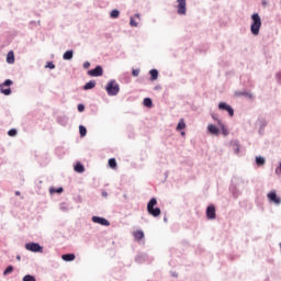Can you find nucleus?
<instances>
[{
	"label": "nucleus",
	"mask_w": 281,
	"mask_h": 281,
	"mask_svg": "<svg viewBox=\"0 0 281 281\" xmlns=\"http://www.w3.org/2000/svg\"><path fill=\"white\" fill-rule=\"evenodd\" d=\"M250 33L252 36H258L260 34V27H262V18H260V13H252L250 15Z\"/></svg>",
	"instance_id": "f257e3e1"
},
{
	"label": "nucleus",
	"mask_w": 281,
	"mask_h": 281,
	"mask_svg": "<svg viewBox=\"0 0 281 281\" xmlns=\"http://www.w3.org/2000/svg\"><path fill=\"white\" fill-rule=\"evenodd\" d=\"M147 214L154 218H159V216H161V209L157 206V198L153 196L147 202Z\"/></svg>",
	"instance_id": "f03ea898"
},
{
	"label": "nucleus",
	"mask_w": 281,
	"mask_h": 281,
	"mask_svg": "<svg viewBox=\"0 0 281 281\" xmlns=\"http://www.w3.org/2000/svg\"><path fill=\"white\" fill-rule=\"evenodd\" d=\"M104 89H105L108 95L113 98V97L117 95V93H120V83H117V81L115 79H111L108 81Z\"/></svg>",
	"instance_id": "7ed1b4c3"
},
{
	"label": "nucleus",
	"mask_w": 281,
	"mask_h": 281,
	"mask_svg": "<svg viewBox=\"0 0 281 281\" xmlns=\"http://www.w3.org/2000/svg\"><path fill=\"white\" fill-rule=\"evenodd\" d=\"M12 85H14L12 79H5L2 83H0V93H2V95H12Z\"/></svg>",
	"instance_id": "20e7f679"
},
{
	"label": "nucleus",
	"mask_w": 281,
	"mask_h": 281,
	"mask_svg": "<svg viewBox=\"0 0 281 281\" xmlns=\"http://www.w3.org/2000/svg\"><path fill=\"white\" fill-rule=\"evenodd\" d=\"M26 251H32V254H43V246L36 241H29L24 245Z\"/></svg>",
	"instance_id": "39448f33"
},
{
	"label": "nucleus",
	"mask_w": 281,
	"mask_h": 281,
	"mask_svg": "<svg viewBox=\"0 0 281 281\" xmlns=\"http://www.w3.org/2000/svg\"><path fill=\"white\" fill-rule=\"evenodd\" d=\"M267 199L271 205H281V196L278 195V191L271 190L270 192L267 193Z\"/></svg>",
	"instance_id": "423d86ee"
},
{
	"label": "nucleus",
	"mask_w": 281,
	"mask_h": 281,
	"mask_svg": "<svg viewBox=\"0 0 281 281\" xmlns=\"http://www.w3.org/2000/svg\"><path fill=\"white\" fill-rule=\"evenodd\" d=\"M228 190H229L233 199H238V196H240V194H243L240 189H238V179H232Z\"/></svg>",
	"instance_id": "0eeeda50"
},
{
	"label": "nucleus",
	"mask_w": 281,
	"mask_h": 281,
	"mask_svg": "<svg viewBox=\"0 0 281 281\" xmlns=\"http://www.w3.org/2000/svg\"><path fill=\"white\" fill-rule=\"evenodd\" d=\"M87 75L90 76V78H100L104 76V68L102 65H97L94 68L89 69Z\"/></svg>",
	"instance_id": "6e6552de"
},
{
	"label": "nucleus",
	"mask_w": 281,
	"mask_h": 281,
	"mask_svg": "<svg viewBox=\"0 0 281 281\" xmlns=\"http://www.w3.org/2000/svg\"><path fill=\"white\" fill-rule=\"evenodd\" d=\"M211 117L212 120H214V122L217 123V126H220L222 135H224V137H227V135H229V130H227V126H225V124H223V121L218 119V114L212 113Z\"/></svg>",
	"instance_id": "1a4fd4ad"
},
{
	"label": "nucleus",
	"mask_w": 281,
	"mask_h": 281,
	"mask_svg": "<svg viewBox=\"0 0 281 281\" xmlns=\"http://www.w3.org/2000/svg\"><path fill=\"white\" fill-rule=\"evenodd\" d=\"M206 221H216V205L209 204L205 210Z\"/></svg>",
	"instance_id": "9d476101"
},
{
	"label": "nucleus",
	"mask_w": 281,
	"mask_h": 281,
	"mask_svg": "<svg viewBox=\"0 0 281 281\" xmlns=\"http://www.w3.org/2000/svg\"><path fill=\"white\" fill-rule=\"evenodd\" d=\"M177 14L186 16L188 14V3L186 0H177Z\"/></svg>",
	"instance_id": "9b49d317"
},
{
	"label": "nucleus",
	"mask_w": 281,
	"mask_h": 281,
	"mask_svg": "<svg viewBox=\"0 0 281 281\" xmlns=\"http://www.w3.org/2000/svg\"><path fill=\"white\" fill-rule=\"evenodd\" d=\"M217 109L218 111H225L226 113H228L229 117H234V108L229 103L221 101L217 105Z\"/></svg>",
	"instance_id": "f8f14e48"
},
{
	"label": "nucleus",
	"mask_w": 281,
	"mask_h": 281,
	"mask_svg": "<svg viewBox=\"0 0 281 281\" xmlns=\"http://www.w3.org/2000/svg\"><path fill=\"white\" fill-rule=\"evenodd\" d=\"M92 223H95L97 225H102L103 227H109L111 225V222L106 220V217L93 215L91 217Z\"/></svg>",
	"instance_id": "ddd939ff"
},
{
	"label": "nucleus",
	"mask_w": 281,
	"mask_h": 281,
	"mask_svg": "<svg viewBox=\"0 0 281 281\" xmlns=\"http://www.w3.org/2000/svg\"><path fill=\"white\" fill-rule=\"evenodd\" d=\"M206 131H207L209 135H213L214 137H218V135H221V133H223V130H221V127H218L212 123L207 125Z\"/></svg>",
	"instance_id": "4468645a"
},
{
	"label": "nucleus",
	"mask_w": 281,
	"mask_h": 281,
	"mask_svg": "<svg viewBox=\"0 0 281 281\" xmlns=\"http://www.w3.org/2000/svg\"><path fill=\"white\" fill-rule=\"evenodd\" d=\"M257 124L259 125V130H258V133L259 135H265V128H267V119L262 117V116H259L257 119Z\"/></svg>",
	"instance_id": "2eb2a0df"
},
{
	"label": "nucleus",
	"mask_w": 281,
	"mask_h": 281,
	"mask_svg": "<svg viewBox=\"0 0 281 281\" xmlns=\"http://www.w3.org/2000/svg\"><path fill=\"white\" fill-rule=\"evenodd\" d=\"M135 262L137 265H144V262H148V254L146 252H138L136 256H135Z\"/></svg>",
	"instance_id": "dca6fc26"
},
{
	"label": "nucleus",
	"mask_w": 281,
	"mask_h": 281,
	"mask_svg": "<svg viewBox=\"0 0 281 281\" xmlns=\"http://www.w3.org/2000/svg\"><path fill=\"white\" fill-rule=\"evenodd\" d=\"M235 95H237V98L244 97V98H248V100H256V97L254 95V93L251 92H247L246 90L244 91H236Z\"/></svg>",
	"instance_id": "f3484780"
},
{
	"label": "nucleus",
	"mask_w": 281,
	"mask_h": 281,
	"mask_svg": "<svg viewBox=\"0 0 281 281\" xmlns=\"http://www.w3.org/2000/svg\"><path fill=\"white\" fill-rule=\"evenodd\" d=\"M61 260H64V262H74V260H76V254L74 252H67L61 255Z\"/></svg>",
	"instance_id": "a211bd4d"
},
{
	"label": "nucleus",
	"mask_w": 281,
	"mask_h": 281,
	"mask_svg": "<svg viewBox=\"0 0 281 281\" xmlns=\"http://www.w3.org/2000/svg\"><path fill=\"white\" fill-rule=\"evenodd\" d=\"M159 79V70L157 68H153L149 70V80L150 82H155V80Z\"/></svg>",
	"instance_id": "6ab92c4d"
},
{
	"label": "nucleus",
	"mask_w": 281,
	"mask_h": 281,
	"mask_svg": "<svg viewBox=\"0 0 281 281\" xmlns=\"http://www.w3.org/2000/svg\"><path fill=\"white\" fill-rule=\"evenodd\" d=\"M74 170H75V172H78V175H82V172H85V165L80 161H77L74 165Z\"/></svg>",
	"instance_id": "aec40b11"
},
{
	"label": "nucleus",
	"mask_w": 281,
	"mask_h": 281,
	"mask_svg": "<svg viewBox=\"0 0 281 281\" xmlns=\"http://www.w3.org/2000/svg\"><path fill=\"white\" fill-rule=\"evenodd\" d=\"M7 63L8 65H14L15 63V57H14V50H9L8 54H7Z\"/></svg>",
	"instance_id": "412c9836"
},
{
	"label": "nucleus",
	"mask_w": 281,
	"mask_h": 281,
	"mask_svg": "<svg viewBox=\"0 0 281 281\" xmlns=\"http://www.w3.org/2000/svg\"><path fill=\"white\" fill-rule=\"evenodd\" d=\"M57 124H60V126H67V124H69V117H67V115L57 116Z\"/></svg>",
	"instance_id": "4be33fe9"
},
{
	"label": "nucleus",
	"mask_w": 281,
	"mask_h": 281,
	"mask_svg": "<svg viewBox=\"0 0 281 281\" xmlns=\"http://www.w3.org/2000/svg\"><path fill=\"white\" fill-rule=\"evenodd\" d=\"M74 49H68L63 54V60H74Z\"/></svg>",
	"instance_id": "5701e85b"
},
{
	"label": "nucleus",
	"mask_w": 281,
	"mask_h": 281,
	"mask_svg": "<svg viewBox=\"0 0 281 281\" xmlns=\"http://www.w3.org/2000/svg\"><path fill=\"white\" fill-rule=\"evenodd\" d=\"M255 162H256V166H258V168H260V167L265 166V164H267V159L263 156H256Z\"/></svg>",
	"instance_id": "b1692460"
},
{
	"label": "nucleus",
	"mask_w": 281,
	"mask_h": 281,
	"mask_svg": "<svg viewBox=\"0 0 281 281\" xmlns=\"http://www.w3.org/2000/svg\"><path fill=\"white\" fill-rule=\"evenodd\" d=\"M63 192H65V188H63V187H58V188L50 187V188H49V194H50V195H54V194H63Z\"/></svg>",
	"instance_id": "393cba45"
},
{
	"label": "nucleus",
	"mask_w": 281,
	"mask_h": 281,
	"mask_svg": "<svg viewBox=\"0 0 281 281\" xmlns=\"http://www.w3.org/2000/svg\"><path fill=\"white\" fill-rule=\"evenodd\" d=\"M82 89L83 91H91V89H95V80H90L86 82Z\"/></svg>",
	"instance_id": "a878e982"
},
{
	"label": "nucleus",
	"mask_w": 281,
	"mask_h": 281,
	"mask_svg": "<svg viewBox=\"0 0 281 281\" xmlns=\"http://www.w3.org/2000/svg\"><path fill=\"white\" fill-rule=\"evenodd\" d=\"M143 105H144L146 109H153V106H154L153 99L149 98V97L144 98V100H143Z\"/></svg>",
	"instance_id": "bb28decb"
},
{
	"label": "nucleus",
	"mask_w": 281,
	"mask_h": 281,
	"mask_svg": "<svg viewBox=\"0 0 281 281\" xmlns=\"http://www.w3.org/2000/svg\"><path fill=\"white\" fill-rule=\"evenodd\" d=\"M232 146L235 155H238L240 153V142H238L237 139L233 140Z\"/></svg>",
	"instance_id": "cd10ccee"
},
{
	"label": "nucleus",
	"mask_w": 281,
	"mask_h": 281,
	"mask_svg": "<svg viewBox=\"0 0 281 281\" xmlns=\"http://www.w3.org/2000/svg\"><path fill=\"white\" fill-rule=\"evenodd\" d=\"M108 166L109 168H111L112 170H117V160L115 158H110L108 160Z\"/></svg>",
	"instance_id": "c85d7f7f"
},
{
	"label": "nucleus",
	"mask_w": 281,
	"mask_h": 281,
	"mask_svg": "<svg viewBox=\"0 0 281 281\" xmlns=\"http://www.w3.org/2000/svg\"><path fill=\"white\" fill-rule=\"evenodd\" d=\"M144 237H145L144 231L137 229L136 232H134V238L136 240H144Z\"/></svg>",
	"instance_id": "c756f323"
},
{
	"label": "nucleus",
	"mask_w": 281,
	"mask_h": 281,
	"mask_svg": "<svg viewBox=\"0 0 281 281\" xmlns=\"http://www.w3.org/2000/svg\"><path fill=\"white\" fill-rule=\"evenodd\" d=\"M183 130H186V121L183 119H180L177 124L176 131H183Z\"/></svg>",
	"instance_id": "7c9ffc66"
},
{
	"label": "nucleus",
	"mask_w": 281,
	"mask_h": 281,
	"mask_svg": "<svg viewBox=\"0 0 281 281\" xmlns=\"http://www.w3.org/2000/svg\"><path fill=\"white\" fill-rule=\"evenodd\" d=\"M14 272V266L9 265L7 268L3 270V276H10V273Z\"/></svg>",
	"instance_id": "2f4dec72"
},
{
	"label": "nucleus",
	"mask_w": 281,
	"mask_h": 281,
	"mask_svg": "<svg viewBox=\"0 0 281 281\" xmlns=\"http://www.w3.org/2000/svg\"><path fill=\"white\" fill-rule=\"evenodd\" d=\"M110 19H120V10L119 9H113L110 12Z\"/></svg>",
	"instance_id": "473e14b6"
},
{
	"label": "nucleus",
	"mask_w": 281,
	"mask_h": 281,
	"mask_svg": "<svg viewBox=\"0 0 281 281\" xmlns=\"http://www.w3.org/2000/svg\"><path fill=\"white\" fill-rule=\"evenodd\" d=\"M79 135L80 137H87V126L79 125Z\"/></svg>",
	"instance_id": "72a5a7b5"
},
{
	"label": "nucleus",
	"mask_w": 281,
	"mask_h": 281,
	"mask_svg": "<svg viewBox=\"0 0 281 281\" xmlns=\"http://www.w3.org/2000/svg\"><path fill=\"white\" fill-rule=\"evenodd\" d=\"M22 281H36V277L34 274H26L22 278Z\"/></svg>",
	"instance_id": "f704fd0d"
},
{
	"label": "nucleus",
	"mask_w": 281,
	"mask_h": 281,
	"mask_svg": "<svg viewBox=\"0 0 281 281\" xmlns=\"http://www.w3.org/2000/svg\"><path fill=\"white\" fill-rule=\"evenodd\" d=\"M8 135L9 137H16V135H19V131H16V128H11L8 131Z\"/></svg>",
	"instance_id": "c9c22d12"
},
{
	"label": "nucleus",
	"mask_w": 281,
	"mask_h": 281,
	"mask_svg": "<svg viewBox=\"0 0 281 281\" xmlns=\"http://www.w3.org/2000/svg\"><path fill=\"white\" fill-rule=\"evenodd\" d=\"M45 69H56L54 61H46Z\"/></svg>",
	"instance_id": "e433bc0d"
},
{
	"label": "nucleus",
	"mask_w": 281,
	"mask_h": 281,
	"mask_svg": "<svg viewBox=\"0 0 281 281\" xmlns=\"http://www.w3.org/2000/svg\"><path fill=\"white\" fill-rule=\"evenodd\" d=\"M61 212H69V206L65 202H61L59 205Z\"/></svg>",
	"instance_id": "4c0bfd02"
},
{
	"label": "nucleus",
	"mask_w": 281,
	"mask_h": 281,
	"mask_svg": "<svg viewBox=\"0 0 281 281\" xmlns=\"http://www.w3.org/2000/svg\"><path fill=\"white\" fill-rule=\"evenodd\" d=\"M130 25L131 27H137V21H135V18L134 16H131L130 18Z\"/></svg>",
	"instance_id": "58836bf2"
},
{
	"label": "nucleus",
	"mask_w": 281,
	"mask_h": 281,
	"mask_svg": "<svg viewBox=\"0 0 281 281\" xmlns=\"http://www.w3.org/2000/svg\"><path fill=\"white\" fill-rule=\"evenodd\" d=\"M85 109H86L85 103H79V104L77 105V111H78L79 113H85Z\"/></svg>",
	"instance_id": "ea45409f"
},
{
	"label": "nucleus",
	"mask_w": 281,
	"mask_h": 281,
	"mask_svg": "<svg viewBox=\"0 0 281 281\" xmlns=\"http://www.w3.org/2000/svg\"><path fill=\"white\" fill-rule=\"evenodd\" d=\"M139 71H140L139 68H136V69L133 68V69H132V76H133L134 78H137V76H139Z\"/></svg>",
	"instance_id": "a19ab883"
},
{
	"label": "nucleus",
	"mask_w": 281,
	"mask_h": 281,
	"mask_svg": "<svg viewBox=\"0 0 281 281\" xmlns=\"http://www.w3.org/2000/svg\"><path fill=\"white\" fill-rule=\"evenodd\" d=\"M274 173L278 175V177H280V175H281V160L279 161L278 167L274 169Z\"/></svg>",
	"instance_id": "79ce46f5"
},
{
	"label": "nucleus",
	"mask_w": 281,
	"mask_h": 281,
	"mask_svg": "<svg viewBox=\"0 0 281 281\" xmlns=\"http://www.w3.org/2000/svg\"><path fill=\"white\" fill-rule=\"evenodd\" d=\"M233 179H237L238 186H240V183H241L243 186H245V183H247V181H245V179H243V178H240V177H234Z\"/></svg>",
	"instance_id": "37998d69"
},
{
	"label": "nucleus",
	"mask_w": 281,
	"mask_h": 281,
	"mask_svg": "<svg viewBox=\"0 0 281 281\" xmlns=\"http://www.w3.org/2000/svg\"><path fill=\"white\" fill-rule=\"evenodd\" d=\"M276 79L279 85H281V71L276 74Z\"/></svg>",
	"instance_id": "c03bdc74"
},
{
	"label": "nucleus",
	"mask_w": 281,
	"mask_h": 281,
	"mask_svg": "<svg viewBox=\"0 0 281 281\" xmlns=\"http://www.w3.org/2000/svg\"><path fill=\"white\" fill-rule=\"evenodd\" d=\"M89 67H91V63L90 61H85L83 63V69H89Z\"/></svg>",
	"instance_id": "a18cd8bd"
},
{
	"label": "nucleus",
	"mask_w": 281,
	"mask_h": 281,
	"mask_svg": "<svg viewBox=\"0 0 281 281\" xmlns=\"http://www.w3.org/2000/svg\"><path fill=\"white\" fill-rule=\"evenodd\" d=\"M171 278H179V273L177 271H170Z\"/></svg>",
	"instance_id": "49530a36"
},
{
	"label": "nucleus",
	"mask_w": 281,
	"mask_h": 281,
	"mask_svg": "<svg viewBox=\"0 0 281 281\" xmlns=\"http://www.w3.org/2000/svg\"><path fill=\"white\" fill-rule=\"evenodd\" d=\"M161 89H162L161 85H156L154 87V91H161Z\"/></svg>",
	"instance_id": "de8ad7c7"
},
{
	"label": "nucleus",
	"mask_w": 281,
	"mask_h": 281,
	"mask_svg": "<svg viewBox=\"0 0 281 281\" xmlns=\"http://www.w3.org/2000/svg\"><path fill=\"white\" fill-rule=\"evenodd\" d=\"M101 196H103L104 199H106V196H109V193H108L105 190H103V191L101 192Z\"/></svg>",
	"instance_id": "09e8293b"
},
{
	"label": "nucleus",
	"mask_w": 281,
	"mask_h": 281,
	"mask_svg": "<svg viewBox=\"0 0 281 281\" xmlns=\"http://www.w3.org/2000/svg\"><path fill=\"white\" fill-rule=\"evenodd\" d=\"M268 3H269V2H267V0H261V5H262L263 8H267Z\"/></svg>",
	"instance_id": "8fccbe9b"
},
{
	"label": "nucleus",
	"mask_w": 281,
	"mask_h": 281,
	"mask_svg": "<svg viewBox=\"0 0 281 281\" xmlns=\"http://www.w3.org/2000/svg\"><path fill=\"white\" fill-rule=\"evenodd\" d=\"M123 199H125V201H128V195L126 193H124Z\"/></svg>",
	"instance_id": "3c124183"
},
{
	"label": "nucleus",
	"mask_w": 281,
	"mask_h": 281,
	"mask_svg": "<svg viewBox=\"0 0 281 281\" xmlns=\"http://www.w3.org/2000/svg\"><path fill=\"white\" fill-rule=\"evenodd\" d=\"M181 137H186V132L183 130L180 132Z\"/></svg>",
	"instance_id": "603ef678"
},
{
	"label": "nucleus",
	"mask_w": 281,
	"mask_h": 281,
	"mask_svg": "<svg viewBox=\"0 0 281 281\" xmlns=\"http://www.w3.org/2000/svg\"><path fill=\"white\" fill-rule=\"evenodd\" d=\"M15 196H21V191H15Z\"/></svg>",
	"instance_id": "864d4df0"
},
{
	"label": "nucleus",
	"mask_w": 281,
	"mask_h": 281,
	"mask_svg": "<svg viewBox=\"0 0 281 281\" xmlns=\"http://www.w3.org/2000/svg\"><path fill=\"white\" fill-rule=\"evenodd\" d=\"M15 260L21 261V255H16Z\"/></svg>",
	"instance_id": "5fc2aeb1"
},
{
	"label": "nucleus",
	"mask_w": 281,
	"mask_h": 281,
	"mask_svg": "<svg viewBox=\"0 0 281 281\" xmlns=\"http://www.w3.org/2000/svg\"><path fill=\"white\" fill-rule=\"evenodd\" d=\"M164 223H168V217L166 215L164 216Z\"/></svg>",
	"instance_id": "6e6d98bb"
},
{
	"label": "nucleus",
	"mask_w": 281,
	"mask_h": 281,
	"mask_svg": "<svg viewBox=\"0 0 281 281\" xmlns=\"http://www.w3.org/2000/svg\"><path fill=\"white\" fill-rule=\"evenodd\" d=\"M134 16H135V19H139L140 15H139V13H135Z\"/></svg>",
	"instance_id": "4d7b16f0"
},
{
	"label": "nucleus",
	"mask_w": 281,
	"mask_h": 281,
	"mask_svg": "<svg viewBox=\"0 0 281 281\" xmlns=\"http://www.w3.org/2000/svg\"><path fill=\"white\" fill-rule=\"evenodd\" d=\"M165 179H168V172H165Z\"/></svg>",
	"instance_id": "13d9d810"
},
{
	"label": "nucleus",
	"mask_w": 281,
	"mask_h": 281,
	"mask_svg": "<svg viewBox=\"0 0 281 281\" xmlns=\"http://www.w3.org/2000/svg\"><path fill=\"white\" fill-rule=\"evenodd\" d=\"M38 183H40V184L43 183V180H38Z\"/></svg>",
	"instance_id": "bf43d9fd"
},
{
	"label": "nucleus",
	"mask_w": 281,
	"mask_h": 281,
	"mask_svg": "<svg viewBox=\"0 0 281 281\" xmlns=\"http://www.w3.org/2000/svg\"><path fill=\"white\" fill-rule=\"evenodd\" d=\"M38 25H41V21H37Z\"/></svg>",
	"instance_id": "052dcab7"
}]
</instances>
